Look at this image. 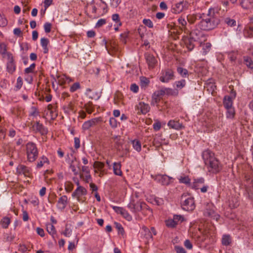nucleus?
Wrapping results in <instances>:
<instances>
[{"mask_svg": "<svg viewBox=\"0 0 253 253\" xmlns=\"http://www.w3.org/2000/svg\"><path fill=\"white\" fill-rule=\"evenodd\" d=\"M202 157L209 172L216 174L222 170V165L210 150H205L203 152Z\"/></svg>", "mask_w": 253, "mask_h": 253, "instance_id": "obj_1", "label": "nucleus"}, {"mask_svg": "<svg viewBox=\"0 0 253 253\" xmlns=\"http://www.w3.org/2000/svg\"><path fill=\"white\" fill-rule=\"evenodd\" d=\"M219 22V19L215 14L214 10L210 8L206 17L203 19L197 26L202 30L209 31L216 28Z\"/></svg>", "mask_w": 253, "mask_h": 253, "instance_id": "obj_2", "label": "nucleus"}, {"mask_svg": "<svg viewBox=\"0 0 253 253\" xmlns=\"http://www.w3.org/2000/svg\"><path fill=\"white\" fill-rule=\"evenodd\" d=\"M27 160L29 162H34L39 156V150L35 143L28 142L26 145Z\"/></svg>", "mask_w": 253, "mask_h": 253, "instance_id": "obj_3", "label": "nucleus"}, {"mask_svg": "<svg viewBox=\"0 0 253 253\" xmlns=\"http://www.w3.org/2000/svg\"><path fill=\"white\" fill-rule=\"evenodd\" d=\"M244 184L249 197L253 200V172H250L245 174Z\"/></svg>", "mask_w": 253, "mask_h": 253, "instance_id": "obj_4", "label": "nucleus"}, {"mask_svg": "<svg viewBox=\"0 0 253 253\" xmlns=\"http://www.w3.org/2000/svg\"><path fill=\"white\" fill-rule=\"evenodd\" d=\"M181 205L182 209L188 211H193L196 207L194 198L184 195L181 196Z\"/></svg>", "mask_w": 253, "mask_h": 253, "instance_id": "obj_5", "label": "nucleus"}, {"mask_svg": "<svg viewBox=\"0 0 253 253\" xmlns=\"http://www.w3.org/2000/svg\"><path fill=\"white\" fill-rule=\"evenodd\" d=\"M170 89L165 88L163 89L156 91L152 95V101L151 104L153 105L158 104L165 94H169Z\"/></svg>", "mask_w": 253, "mask_h": 253, "instance_id": "obj_6", "label": "nucleus"}, {"mask_svg": "<svg viewBox=\"0 0 253 253\" xmlns=\"http://www.w3.org/2000/svg\"><path fill=\"white\" fill-rule=\"evenodd\" d=\"M86 189L82 186H79L72 193V196L74 198H76L79 202L83 203L86 200V198L83 196L86 195Z\"/></svg>", "mask_w": 253, "mask_h": 253, "instance_id": "obj_7", "label": "nucleus"}, {"mask_svg": "<svg viewBox=\"0 0 253 253\" xmlns=\"http://www.w3.org/2000/svg\"><path fill=\"white\" fill-rule=\"evenodd\" d=\"M174 72L169 68L162 70L159 80L162 83H168L170 80L174 79Z\"/></svg>", "mask_w": 253, "mask_h": 253, "instance_id": "obj_8", "label": "nucleus"}, {"mask_svg": "<svg viewBox=\"0 0 253 253\" xmlns=\"http://www.w3.org/2000/svg\"><path fill=\"white\" fill-rule=\"evenodd\" d=\"M141 203L138 200L137 196L132 197L130 203L127 207L130 210L133 212H136L140 211L142 209Z\"/></svg>", "mask_w": 253, "mask_h": 253, "instance_id": "obj_9", "label": "nucleus"}, {"mask_svg": "<svg viewBox=\"0 0 253 253\" xmlns=\"http://www.w3.org/2000/svg\"><path fill=\"white\" fill-rule=\"evenodd\" d=\"M189 36L191 37L192 39H194V41H196L201 44H202V41H205L206 39L203 32L197 29L193 30L190 32Z\"/></svg>", "mask_w": 253, "mask_h": 253, "instance_id": "obj_10", "label": "nucleus"}, {"mask_svg": "<svg viewBox=\"0 0 253 253\" xmlns=\"http://www.w3.org/2000/svg\"><path fill=\"white\" fill-rule=\"evenodd\" d=\"M188 3L186 1H181L172 5L171 11L173 13L177 14L183 10L187 9Z\"/></svg>", "mask_w": 253, "mask_h": 253, "instance_id": "obj_11", "label": "nucleus"}, {"mask_svg": "<svg viewBox=\"0 0 253 253\" xmlns=\"http://www.w3.org/2000/svg\"><path fill=\"white\" fill-rule=\"evenodd\" d=\"M150 109V106L148 104L143 102H140L135 106V110L137 111L138 115L146 114L149 112Z\"/></svg>", "mask_w": 253, "mask_h": 253, "instance_id": "obj_12", "label": "nucleus"}, {"mask_svg": "<svg viewBox=\"0 0 253 253\" xmlns=\"http://www.w3.org/2000/svg\"><path fill=\"white\" fill-rule=\"evenodd\" d=\"M7 58L8 59L6 68L7 71L9 73L12 74L15 71L16 68L12 54L10 52H8L7 53Z\"/></svg>", "mask_w": 253, "mask_h": 253, "instance_id": "obj_13", "label": "nucleus"}, {"mask_svg": "<svg viewBox=\"0 0 253 253\" xmlns=\"http://www.w3.org/2000/svg\"><path fill=\"white\" fill-rule=\"evenodd\" d=\"M46 115L49 116L51 120L55 119L58 116L56 106L53 104H49L47 107Z\"/></svg>", "mask_w": 253, "mask_h": 253, "instance_id": "obj_14", "label": "nucleus"}, {"mask_svg": "<svg viewBox=\"0 0 253 253\" xmlns=\"http://www.w3.org/2000/svg\"><path fill=\"white\" fill-rule=\"evenodd\" d=\"M16 172L18 175L23 174L27 177H29L31 174L30 168L23 165L18 166L16 169Z\"/></svg>", "mask_w": 253, "mask_h": 253, "instance_id": "obj_15", "label": "nucleus"}, {"mask_svg": "<svg viewBox=\"0 0 253 253\" xmlns=\"http://www.w3.org/2000/svg\"><path fill=\"white\" fill-rule=\"evenodd\" d=\"M183 40L185 46L189 51L192 50L195 46V43L198 42L196 41H194V39H192L190 36L189 37H184Z\"/></svg>", "mask_w": 253, "mask_h": 253, "instance_id": "obj_16", "label": "nucleus"}, {"mask_svg": "<svg viewBox=\"0 0 253 253\" xmlns=\"http://www.w3.org/2000/svg\"><path fill=\"white\" fill-rule=\"evenodd\" d=\"M33 128L34 130L39 132L42 135H46L48 132L47 128L45 127L42 124H40L39 122H37L33 125Z\"/></svg>", "mask_w": 253, "mask_h": 253, "instance_id": "obj_17", "label": "nucleus"}, {"mask_svg": "<svg viewBox=\"0 0 253 253\" xmlns=\"http://www.w3.org/2000/svg\"><path fill=\"white\" fill-rule=\"evenodd\" d=\"M145 58L147 64H148L149 68H153L157 63V60L155 57L152 54L146 53L145 54Z\"/></svg>", "mask_w": 253, "mask_h": 253, "instance_id": "obj_18", "label": "nucleus"}, {"mask_svg": "<svg viewBox=\"0 0 253 253\" xmlns=\"http://www.w3.org/2000/svg\"><path fill=\"white\" fill-rule=\"evenodd\" d=\"M99 118H94L89 121L85 122L82 126V128L84 130H87L90 127L96 125L97 123L99 121Z\"/></svg>", "mask_w": 253, "mask_h": 253, "instance_id": "obj_19", "label": "nucleus"}, {"mask_svg": "<svg viewBox=\"0 0 253 253\" xmlns=\"http://www.w3.org/2000/svg\"><path fill=\"white\" fill-rule=\"evenodd\" d=\"M171 179V177L167 175L160 174L156 176V179L163 185H169L170 183Z\"/></svg>", "mask_w": 253, "mask_h": 253, "instance_id": "obj_20", "label": "nucleus"}, {"mask_svg": "<svg viewBox=\"0 0 253 253\" xmlns=\"http://www.w3.org/2000/svg\"><path fill=\"white\" fill-rule=\"evenodd\" d=\"M70 168L75 175H78L79 171L80 169V162L75 158L72 161Z\"/></svg>", "mask_w": 253, "mask_h": 253, "instance_id": "obj_21", "label": "nucleus"}, {"mask_svg": "<svg viewBox=\"0 0 253 253\" xmlns=\"http://www.w3.org/2000/svg\"><path fill=\"white\" fill-rule=\"evenodd\" d=\"M178 24L180 25V28L182 31H184L185 33H188L190 31L186 27L187 21L185 18L182 16L180 17L178 19Z\"/></svg>", "mask_w": 253, "mask_h": 253, "instance_id": "obj_22", "label": "nucleus"}, {"mask_svg": "<svg viewBox=\"0 0 253 253\" xmlns=\"http://www.w3.org/2000/svg\"><path fill=\"white\" fill-rule=\"evenodd\" d=\"M68 198L65 195L61 196L58 201V207L59 209H64L67 205Z\"/></svg>", "mask_w": 253, "mask_h": 253, "instance_id": "obj_23", "label": "nucleus"}, {"mask_svg": "<svg viewBox=\"0 0 253 253\" xmlns=\"http://www.w3.org/2000/svg\"><path fill=\"white\" fill-rule=\"evenodd\" d=\"M205 180L203 178L195 179L191 185V188L194 189H199L201 186L204 184Z\"/></svg>", "mask_w": 253, "mask_h": 253, "instance_id": "obj_24", "label": "nucleus"}, {"mask_svg": "<svg viewBox=\"0 0 253 253\" xmlns=\"http://www.w3.org/2000/svg\"><path fill=\"white\" fill-rule=\"evenodd\" d=\"M168 125L169 128L175 129H179L183 127L182 124H180L179 121L174 120L169 121L168 124Z\"/></svg>", "mask_w": 253, "mask_h": 253, "instance_id": "obj_25", "label": "nucleus"}, {"mask_svg": "<svg viewBox=\"0 0 253 253\" xmlns=\"http://www.w3.org/2000/svg\"><path fill=\"white\" fill-rule=\"evenodd\" d=\"M242 7L245 9H249L253 7V0H242L240 2Z\"/></svg>", "mask_w": 253, "mask_h": 253, "instance_id": "obj_26", "label": "nucleus"}, {"mask_svg": "<svg viewBox=\"0 0 253 253\" xmlns=\"http://www.w3.org/2000/svg\"><path fill=\"white\" fill-rule=\"evenodd\" d=\"M45 164L48 165L49 164V161L46 157L42 156L39 158L37 164V168L38 169H40L43 167Z\"/></svg>", "mask_w": 253, "mask_h": 253, "instance_id": "obj_27", "label": "nucleus"}, {"mask_svg": "<svg viewBox=\"0 0 253 253\" xmlns=\"http://www.w3.org/2000/svg\"><path fill=\"white\" fill-rule=\"evenodd\" d=\"M179 182L191 187V179L188 176H180L178 178Z\"/></svg>", "mask_w": 253, "mask_h": 253, "instance_id": "obj_28", "label": "nucleus"}, {"mask_svg": "<svg viewBox=\"0 0 253 253\" xmlns=\"http://www.w3.org/2000/svg\"><path fill=\"white\" fill-rule=\"evenodd\" d=\"M233 101L229 96H225L223 99V105L225 108L232 107Z\"/></svg>", "mask_w": 253, "mask_h": 253, "instance_id": "obj_29", "label": "nucleus"}, {"mask_svg": "<svg viewBox=\"0 0 253 253\" xmlns=\"http://www.w3.org/2000/svg\"><path fill=\"white\" fill-rule=\"evenodd\" d=\"M244 36L248 38L253 37V26L246 27L244 31Z\"/></svg>", "mask_w": 253, "mask_h": 253, "instance_id": "obj_30", "label": "nucleus"}, {"mask_svg": "<svg viewBox=\"0 0 253 253\" xmlns=\"http://www.w3.org/2000/svg\"><path fill=\"white\" fill-rule=\"evenodd\" d=\"M121 165L120 163H114L113 164V171L115 174L122 175V172L121 169Z\"/></svg>", "mask_w": 253, "mask_h": 253, "instance_id": "obj_31", "label": "nucleus"}, {"mask_svg": "<svg viewBox=\"0 0 253 253\" xmlns=\"http://www.w3.org/2000/svg\"><path fill=\"white\" fill-rule=\"evenodd\" d=\"M244 64L249 68L251 69H253V61L251 57L248 56H245L243 57Z\"/></svg>", "mask_w": 253, "mask_h": 253, "instance_id": "obj_32", "label": "nucleus"}, {"mask_svg": "<svg viewBox=\"0 0 253 253\" xmlns=\"http://www.w3.org/2000/svg\"><path fill=\"white\" fill-rule=\"evenodd\" d=\"M41 43L42 47L43 48V52L44 53H47L48 51L47 45L49 43V40L45 38H42L41 40Z\"/></svg>", "mask_w": 253, "mask_h": 253, "instance_id": "obj_33", "label": "nucleus"}, {"mask_svg": "<svg viewBox=\"0 0 253 253\" xmlns=\"http://www.w3.org/2000/svg\"><path fill=\"white\" fill-rule=\"evenodd\" d=\"M222 244L224 246H229L231 243V238L229 235H224L222 238Z\"/></svg>", "mask_w": 253, "mask_h": 253, "instance_id": "obj_34", "label": "nucleus"}, {"mask_svg": "<svg viewBox=\"0 0 253 253\" xmlns=\"http://www.w3.org/2000/svg\"><path fill=\"white\" fill-rule=\"evenodd\" d=\"M123 94L121 92H116L115 94L114 98V103L116 104H118L123 99Z\"/></svg>", "mask_w": 253, "mask_h": 253, "instance_id": "obj_35", "label": "nucleus"}, {"mask_svg": "<svg viewBox=\"0 0 253 253\" xmlns=\"http://www.w3.org/2000/svg\"><path fill=\"white\" fill-rule=\"evenodd\" d=\"M177 71L183 78H186L188 76V71L187 69L182 67H178Z\"/></svg>", "mask_w": 253, "mask_h": 253, "instance_id": "obj_36", "label": "nucleus"}, {"mask_svg": "<svg viewBox=\"0 0 253 253\" xmlns=\"http://www.w3.org/2000/svg\"><path fill=\"white\" fill-rule=\"evenodd\" d=\"M10 223V219L9 217H4L1 219L0 223L3 228H7Z\"/></svg>", "mask_w": 253, "mask_h": 253, "instance_id": "obj_37", "label": "nucleus"}, {"mask_svg": "<svg viewBox=\"0 0 253 253\" xmlns=\"http://www.w3.org/2000/svg\"><path fill=\"white\" fill-rule=\"evenodd\" d=\"M47 231L49 234L52 235L53 237L56 234V230L55 227L51 224H49L47 225L46 226Z\"/></svg>", "mask_w": 253, "mask_h": 253, "instance_id": "obj_38", "label": "nucleus"}, {"mask_svg": "<svg viewBox=\"0 0 253 253\" xmlns=\"http://www.w3.org/2000/svg\"><path fill=\"white\" fill-rule=\"evenodd\" d=\"M64 110L67 113H70V112L75 113L76 112V111L74 110V104L71 102L64 107Z\"/></svg>", "mask_w": 253, "mask_h": 253, "instance_id": "obj_39", "label": "nucleus"}, {"mask_svg": "<svg viewBox=\"0 0 253 253\" xmlns=\"http://www.w3.org/2000/svg\"><path fill=\"white\" fill-rule=\"evenodd\" d=\"M84 108L88 114L92 113L94 110L92 103L90 101L84 104Z\"/></svg>", "mask_w": 253, "mask_h": 253, "instance_id": "obj_40", "label": "nucleus"}, {"mask_svg": "<svg viewBox=\"0 0 253 253\" xmlns=\"http://www.w3.org/2000/svg\"><path fill=\"white\" fill-rule=\"evenodd\" d=\"M142 229L145 233V236L147 239H153L152 232L147 227L144 226L142 227Z\"/></svg>", "mask_w": 253, "mask_h": 253, "instance_id": "obj_41", "label": "nucleus"}, {"mask_svg": "<svg viewBox=\"0 0 253 253\" xmlns=\"http://www.w3.org/2000/svg\"><path fill=\"white\" fill-rule=\"evenodd\" d=\"M227 110V114L226 116L228 118L233 119L235 116V110L234 108L232 107L226 108Z\"/></svg>", "mask_w": 253, "mask_h": 253, "instance_id": "obj_42", "label": "nucleus"}, {"mask_svg": "<svg viewBox=\"0 0 253 253\" xmlns=\"http://www.w3.org/2000/svg\"><path fill=\"white\" fill-rule=\"evenodd\" d=\"M150 83L149 80L145 77H140V85L142 87H147Z\"/></svg>", "mask_w": 253, "mask_h": 253, "instance_id": "obj_43", "label": "nucleus"}, {"mask_svg": "<svg viewBox=\"0 0 253 253\" xmlns=\"http://www.w3.org/2000/svg\"><path fill=\"white\" fill-rule=\"evenodd\" d=\"M132 144L134 149L137 152H140L141 150V145L139 141L134 140L132 141Z\"/></svg>", "mask_w": 253, "mask_h": 253, "instance_id": "obj_44", "label": "nucleus"}, {"mask_svg": "<svg viewBox=\"0 0 253 253\" xmlns=\"http://www.w3.org/2000/svg\"><path fill=\"white\" fill-rule=\"evenodd\" d=\"M74 188V185L73 183L70 181H67L65 183V189L67 192H71Z\"/></svg>", "mask_w": 253, "mask_h": 253, "instance_id": "obj_45", "label": "nucleus"}, {"mask_svg": "<svg viewBox=\"0 0 253 253\" xmlns=\"http://www.w3.org/2000/svg\"><path fill=\"white\" fill-rule=\"evenodd\" d=\"M93 167L95 169L101 170L104 168V164L100 162L96 161L94 163Z\"/></svg>", "mask_w": 253, "mask_h": 253, "instance_id": "obj_46", "label": "nucleus"}, {"mask_svg": "<svg viewBox=\"0 0 253 253\" xmlns=\"http://www.w3.org/2000/svg\"><path fill=\"white\" fill-rule=\"evenodd\" d=\"M186 19L189 24H192L196 21L197 19V16L194 14H189L187 16Z\"/></svg>", "mask_w": 253, "mask_h": 253, "instance_id": "obj_47", "label": "nucleus"}, {"mask_svg": "<svg viewBox=\"0 0 253 253\" xmlns=\"http://www.w3.org/2000/svg\"><path fill=\"white\" fill-rule=\"evenodd\" d=\"M203 53L206 54L211 49V45L209 42L204 43L203 45Z\"/></svg>", "mask_w": 253, "mask_h": 253, "instance_id": "obj_48", "label": "nucleus"}, {"mask_svg": "<svg viewBox=\"0 0 253 253\" xmlns=\"http://www.w3.org/2000/svg\"><path fill=\"white\" fill-rule=\"evenodd\" d=\"M173 219L174 220L177 225L182 222L184 220V217L181 215H174Z\"/></svg>", "mask_w": 253, "mask_h": 253, "instance_id": "obj_49", "label": "nucleus"}, {"mask_svg": "<svg viewBox=\"0 0 253 253\" xmlns=\"http://www.w3.org/2000/svg\"><path fill=\"white\" fill-rule=\"evenodd\" d=\"M81 88V85L79 83L76 82L74 83L70 87V90L72 92L76 91L77 90Z\"/></svg>", "mask_w": 253, "mask_h": 253, "instance_id": "obj_50", "label": "nucleus"}, {"mask_svg": "<svg viewBox=\"0 0 253 253\" xmlns=\"http://www.w3.org/2000/svg\"><path fill=\"white\" fill-rule=\"evenodd\" d=\"M115 225L116 229L118 230V233H120L122 235L125 233V230L122 225L118 222H115Z\"/></svg>", "mask_w": 253, "mask_h": 253, "instance_id": "obj_51", "label": "nucleus"}, {"mask_svg": "<svg viewBox=\"0 0 253 253\" xmlns=\"http://www.w3.org/2000/svg\"><path fill=\"white\" fill-rule=\"evenodd\" d=\"M166 225L169 227L174 228L176 227L177 224L175 223L174 220L169 219L166 221Z\"/></svg>", "mask_w": 253, "mask_h": 253, "instance_id": "obj_52", "label": "nucleus"}, {"mask_svg": "<svg viewBox=\"0 0 253 253\" xmlns=\"http://www.w3.org/2000/svg\"><path fill=\"white\" fill-rule=\"evenodd\" d=\"M6 45L4 43H0V53L2 55L6 54L8 52H6Z\"/></svg>", "mask_w": 253, "mask_h": 253, "instance_id": "obj_53", "label": "nucleus"}, {"mask_svg": "<svg viewBox=\"0 0 253 253\" xmlns=\"http://www.w3.org/2000/svg\"><path fill=\"white\" fill-rule=\"evenodd\" d=\"M125 218L126 220L130 221L132 219V217L131 215L127 212V211L124 209L122 211V212L121 214Z\"/></svg>", "mask_w": 253, "mask_h": 253, "instance_id": "obj_54", "label": "nucleus"}, {"mask_svg": "<svg viewBox=\"0 0 253 253\" xmlns=\"http://www.w3.org/2000/svg\"><path fill=\"white\" fill-rule=\"evenodd\" d=\"M143 23L148 27L152 28L153 27V24L152 21L149 19H144L143 20Z\"/></svg>", "mask_w": 253, "mask_h": 253, "instance_id": "obj_55", "label": "nucleus"}, {"mask_svg": "<svg viewBox=\"0 0 253 253\" xmlns=\"http://www.w3.org/2000/svg\"><path fill=\"white\" fill-rule=\"evenodd\" d=\"M238 53L237 52H231L228 54V57L231 61H234L236 60Z\"/></svg>", "mask_w": 253, "mask_h": 253, "instance_id": "obj_56", "label": "nucleus"}, {"mask_svg": "<svg viewBox=\"0 0 253 253\" xmlns=\"http://www.w3.org/2000/svg\"><path fill=\"white\" fill-rule=\"evenodd\" d=\"M112 20L116 23L118 24L119 26L122 25V23L120 21V16L118 14H114L112 16Z\"/></svg>", "mask_w": 253, "mask_h": 253, "instance_id": "obj_57", "label": "nucleus"}, {"mask_svg": "<svg viewBox=\"0 0 253 253\" xmlns=\"http://www.w3.org/2000/svg\"><path fill=\"white\" fill-rule=\"evenodd\" d=\"M176 86L177 88H182L185 85V81L184 80H181L179 81H177L175 82Z\"/></svg>", "mask_w": 253, "mask_h": 253, "instance_id": "obj_58", "label": "nucleus"}, {"mask_svg": "<svg viewBox=\"0 0 253 253\" xmlns=\"http://www.w3.org/2000/svg\"><path fill=\"white\" fill-rule=\"evenodd\" d=\"M7 24V22L6 19L0 14V26L3 27H5L6 26Z\"/></svg>", "mask_w": 253, "mask_h": 253, "instance_id": "obj_59", "label": "nucleus"}, {"mask_svg": "<svg viewBox=\"0 0 253 253\" xmlns=\"http://www.w3.org/2000/svg\"><path fill=\"white\" fill-rule=\"evenodd\" d=\"M51 24L48 22H46L44 25V29L46 33H48L51 31Z\"/></svg>", "mask_w": 253, "mask_h": 253, "instance_id": "obj_60", "label": "nucleus"}, {"mask_svg": "<svg viewBox=\"0 0 253 253\" xmlns=\"http://www.w3.org/2000/svg\"><path fill=\"white\" fill-rule=\"evenodd\" d=\"M39 112L37 110V109L35 107H32L31 111L30 113V115L31 116L36 117L39 115Z\"/></svg>", "mask_w": 253, "mask_h": 253, "instance_id": "obj_61", "label": "nucleus"}, {"mask_svg": "<svg viewBox=\"0 0 253 253\" xmlns=\"http://www.w3.org/2000/svg\"><path fill=\"white\" fill-rule=\"evenodd\" d=\"M106 23V20L105 19H99L96 24L95 27L97 28H100Z\"/></svg>", "mask_w": 253, "mask_h": 253, "instance_id": "obj_62", "label": "nucleus"}, {"mask_svg": "<svg viewBox=\"0 0 253 253\" xmlns=\"http://www.w3.org/2000/svg\"><path fill=\"white\" fill-rule=\"evenodd\" d=\"M109 124L110 126L113 128L116 127L117 126V121L114 118H111L110 119Z\"/></svg>", "mask_w": 253, "mask_h": 253, "instance_id": "obj_63", "label": "nucleus"}, {"mask_svg": "<svg viewBox=\"0 0 253 253\" xmlns=\"http://www.w3.org/2000/svg\"><path fill=\"white\" fill-rule=\"evenodd\" d=\"M175 250L177 253H186V251L182 247L175 246Z\"/></svg>", "mask_w": 253, "mask_h": 253, "instance_id": "obj_64", "label": "nucleus"}]
</instances>
